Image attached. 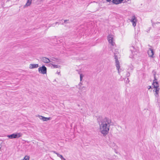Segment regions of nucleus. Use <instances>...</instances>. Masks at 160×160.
<instances>
[{
    "label": "nucleus",
    "mask_w": 160,
    "mask_h": 160,
    "mask_svg": "<svg viewBox=\"0 0 160 160\" xmlns=\"http://www.w3.org/2000/svg\"><path fill=\"white\" fill-rule=\"evenodd\" d=\"M97 119L99 123L101 133L103 136H106L108 133L112 122L111 120L108 118L105 117L103 118L102 117H99Z\"/></svg>",
    "instance_id": "1"
},
{
    "label": "nucleus",
    "mask_w": 160,
    "mask_h": 160,
    "mask_svg": "<svg viewBox=\"0 0 160 160\" xmlns=\"http://www.w3.org/2000/svg\"><path fill=\"white\" fill-rule=\"evenodd\" d=\"M22 136V134L21 133H16L8 135L7 137L10 139H13L18 138Z\"/></svg>",
    "instance_id": "2"
},
{
    "label": "nucleus",
    "mask_w": 160,
    "mask_h": 160,
    "mask_svg": "<svg viewBox=\"0 0 160 160\" xmlns=\"http://www.w3.org/2000/svg\"><path fill=\"white\" fill-rule=\"evenodd\" d=\"M152 72L153 73V75L154 78V79L153 80L152 83L153 88H159V85L158 82H157V79H156V72H153V71Z\"/></svg>",
    "instance_id": "3"
},
{
    "label": "nucleus",
    "mask_w": 160,
    "mask_h": 160,
    "mask_svg": "<svg viewBox=\"0 0 160 160\" xmlns=\"http://www.w3.org/2000/svg\"><path fill=\"white\" fill-rule=\"evenodd\" d=\"M47 69L46 67L44 65L38 68V72L42 74H45L47 73Z\"/></svg>",
    "instance_id": "4"
},
{
    "label": "nucleus",
    "mask_w": 160,
    "mask_h": 160,
    "mask_svg": "<svg viewBox=\"0 0 160 160\" xmlns=\"http://www.w3.org/2000/svg\"><path fill=\"white\" fill-rule=\"evenodd\" d=\"M108 39L109 43H111L112 45L113 46L115 43L113 41V38L112 36L109 35L108 36Z\"/></svg>",
    "instance_id": "5"
},
{
    "label": "nucleus",
    "mask_w": 160,
    "mask_h": 160,
    "mask_svg": "<svg viewBox=\"0 0 160 160\" xmlns=\"http://www.w3.org/2000/svg\"><path fill=\"white\" fill-rule=\"evenodd\" d=\"M40 59L42 60V61L45 63H48L51 62L50 60L45 57H42L40 58Z\"/></svg>",
    "instance_id": "6"
},
{
    "label": "nucleus",
    "mask_w": 160,
    "mask_h": 160,
    "mask_svg": "<svg viewBox=\"0 0 160 160\" xmlns=\"http://www.w3.org/2000/svg\"><path fill=\"white\" fill-rule=\"evenodd\" d=\"M148 53L149 57L151 58H153V56L154 54V52L153 49L151 48H149L148 50Z\"/></svg>",
    "instance_id": "7"
},
{
    "label": "nucleus",
    "mask_w": 160,
    "mask_h": 160,
    "mask_svg": "<svg viewBox=\"0 0 160 160\" xmlns=\"http://www.w3.org/2000/svg\"><path fill=\"white\" fill-rule=\"evenodd\" d=\"M38 117L40 119L42 120L43 121H47L48 120H50L51 119V118L50 117L46 118L42 116H40L39 115H38Z\"/></svg>",
    "instance_id": "8"
},
{
    "label": "nucleus",
    "mask_w": 160,
    "mask_h": 160,
    "mask_svg": "<svg viewBox=\"0 0 160 160\" xmlns=\"http://www.w3.org/2000/svg\"><path fill=\"white\" fill-rule=\"evenodd\" d=\"M38 64H30L29 68L30 69H33L38 67Z\"/></svg>",
    "instance_id": "9"
},
{
    "label": "nucleus",
    "mask_w": 160,
    "mask_h": 160,
    "mask_svg": "<svg viewBox=\"0 0 160 160\" xmlns=\"http://www.w3.org/2000/svg\"><path fill=\"white\" fill-rule=\"evenodd\" d=\"M116 66L117 67V69L118 70V72H119V69L120 68V66L119 64V62L118 60L115 61Z\"/></svg>",
    "instance_id": "10"
},
{
    "label": "nucleus",
    "mask_w": 160,
    "mask_h": 160,
    "mask_svg": "<svg viewBox=\"0 0 160 160\" xmlns=\"http://www.w3.org/2000/svg\"><path fill=\"white\" fill-rule=\"evenodd\" d=\"M130 50L131 51L132 53L133 54V53H135V52H137V50L133 46H131L130 47Z\"/></svg>",
    "instance_id": "11"
},
{
    "label": "nucleus",
    "mask_w": 160,
    "mask_h": 160,
    "mask_svg": "<svg viewBox=\"0 0 160 160\" xmlns=\"http://www.w3.org/2000/svg\"><path fill=\"white\" fill-rule=\"evenodd\" d=\"M32 1V0H28L26 3L24 5V7H26L30 6L31 4Z\"/></svg>",
    "instance_id": "12"
},
{
    "label": "nucleus",
    "mask_w": 160,
    "mask_h": 160,
    "mask_svg": "<svg viewBox=\"0 0 160 160\" xmlns=\"http://www.w3.org/2000/svg\"><path fill=\"white\" fill-rule=\"evenodd\" d=\"M50 59L54 61L57 62L59 63L61 62V61H60V60L59 59L56 58H51Z\"/></svg>",
    "instance_id": "13"
},
{
    "label": "nucleus",
    "mask_w": 160,
    "mask_h": 160,
    "mask_svg": "<svg viewBox=\"0 0 160 160\" xmlns=\"http://www.w3.org/2000/svg\"><path fill=\"white\" fill-rule=\"evenodd\" d=\"M49 64L52 65L53 67V68H60V66L59 65H56L52 63Z\"/></svg>",
    "instance_id": "14"
},
{
    "label": "nucleus",
    "mask_w": 160,
    "mask_h": 160,
    "mask_svg": "<svg viewBox=\"0 0 160 160\" xmlns=\"http://www.w3.org/2000/svg\"><path fill=\"white\" fill-rule=\"evenodd\" d=\"M112 2L113 4H118L120 3L118 0H112Z\"/></svg>",
    "instance_id": "15"
},
{
    "label": "nucleus",
    "mask_w": 160,
    "mask_h": 160,
    "mask_svg": "<svg viewBox=\"0 0 160 160\" xmlns=\"http://www.w3.org/2000/svg\"><path fill=\"white\" fill-rule=\"evenodd\" d=\"M136 20V18L135 17V16H133L132 18V19L131 20V21L132 22H134Z\"/></svg>",
    "instance_id": "16"
},
{
    "label": "nucleus",
    "mask_w": 160,
    "mask_h": 160,
    "mask_svg": "<svg viewBox=\"0 0 160 160\" xmlns=\"http://www.w3.org/2000/svg\"><path fill=\"white\" fill-rule=\"evenodd\" d=\"M53 152L54 153L56 154L58 156V157H59L61 158V159L63 157V156H62V155H60V154L57 153L56 152L54 151Z\"/></svg>",
    "instance_id": "17"
},
{
    "label": "nucleus",
    "mask_w": 160,
    "mask_h": 160,
    "mask_svg": "<svg viewBox=\"0 0 160 160\" xmlns=\"http://www.w3.org/2000/svg\"><path fill=\"white\" fill-rule=\"evenodd\" d=\"M160 88H154V89L153 90V92H157L158 93Z\"/></svg>",
    "instance_id": "18"
},
{
    "label": "nucleus",
    "mask_w": 160,
    "mask_h": 160,
    "mask_svg": "<svg viewBox=\"0 0 160 160\" xmlns=\"http://www.w3.org/2000/svg\"><path fill=\"white\" fill-rule=\"evenodd\" d=\"M29 157L28 156H26L24 157L23 160H29Z\"/></svg>",
    "instance_id": "19"
},
{
    "label": "nucleus",
    "mask_w": 160,
    "mask_h": 160,
    "mask_svg": "<svg viewBox=\"0 0 160 160\" xmlns=\"http://www.w3.org/2000/svg\"><path fill=\"white\" fill-rule=\"evenodd\" d=\"M114 58L116 60H118V56L117 55H116V54L115 53H114Z\"/></svg>",
    "instance_id": "20"
},
{
    "label": "nucleus",
    "mask_w": 160,
    "mask_h": 160,
    "mask_svg": "<svg viewBox=\"0 0 160 160\" xmlns=\"http://www.w3.org/2000/svg\"><path fill=\"white\" fill-rule=\"evenodd\" d=\"M83 77V75L82 74H80V80L81 81L82 80Z\"/></svg>",
    "instance_id": "21"
},
{
    "label": "nucleus",
    "mask_w": 160,
    "mask_h": 160,
    "mask_svg": "<svg viewBox=\"0 0 160 160\" xmlns=\"http://www.w3.org/2000/svg\"><path fill=\"white\" fill-rule=\"evenodd\" d=\"M136 20L134 22H132V25L134 27H135L136 25Z\"/></svg>",
    "instance_id": "22"
},
{
    "label": "nucleus",
    "mask_w": 160,
    "mask_h": 160,
    "mask_svg": "<svg viewBox=\"0 0 160 160\" xmlns=\"http://www.w3.org/2000/svg\"><path fill=\"white\" fill-rule=\"evenodd\" d=\"M158 92H155V95L156 97H158Z\"/></svg>",
    "instance_id": "23"
},
{
    "label": "nucleus",
    "mask_w": 160,
    "mask_h": 160,
    "mask_svg": "<svg viewBox=\"0 0 160 160\" xmlns=\"http://www.w3.org/2000/svg\"><path fill=\"white\" fill-rule=\"evenodd\" d=\"M69 20H64V23H68V21Z\"/></svg>",
    "instance_id": "24"
},
{
    "label": "nucleus",
    "mask_w": 160,
    "mask_h": 160,
    "mask_svg": "<svg viewBox=\"0 0 160 160\" xmlns=\"http://www.w3.org/2000/svg\"><path fill=\"white\" fill-rule=\"evenodd\" d=\"M130 74L129 72H128L127 74V76L128 77L130 76Z\"/></svg>",
    "instance_id": "25"
},
{
    "label": "nucleus",
    "mask_w": 160,
    "mask_h": 160,
    "mask_svg": "<svg viewBox=\"0 0 160 160\" xmlns=\"http://www.w3.org/2000/svg\"><path fill=\"white\" fill-rule=\"evenodd\" d=\"M120 3H121L123 1V0H118Z\"/></svg>",
    "instance_id": "26"
},
{
    "label": "nucleus",
    "mask_w": 160,
    "mask_h": 160,
    "mask_svg": "<svg viewBox=\"0 0 160 160\" xmlns=\"http://www.w3.org/2000/svg\"><path fill=\"white\" fill-rule=\"evenodd\" d=\"M152 88L151 86H149L148 87V89H150V88Z\"/></svg>",
    "instance_id": "27"
},
{
    "label": "nucleus",
    "mask_w": 160,
    "mask_h": 160,
    "mask_svg": "<svg viewBox=\"0 0 160 160\" xmlns=\"http://www.w3.org/2000/svg\"><path fill=\"white\" fill-rule=\"evenodd\" d=\"M62 160H66L63 157L62 159Z\"/></svg>",
    "instance_id": "28"
},
{
    "label": "nucleus",
    "mask_w": 160,
    "mask_h": 160,
    "mask_svg": "<svg viewBox=\"0 0 160 160\" xmlns=\"http://www.w3.org/2000/svg\"><path fill=\"white\" fill-rule=\"evenodd\" d=\"M108 2H110L111 0H106Z\"/></svg>",
    "instance_id": "29"
},
{
    "label": "nucleus",
    "mask_w": 160,
    "mask_h": 160,
    "mask_svg": "<svg viewBox=\"0 0 160 160\" xmlns=\"http://www.w3.org/2000/svg\"><path fill=\"white\" fill-rule=\"evenodd\" d=\"M57 73L59 75L60 74V72H57Z\"/></svg>",
    "instance_id": "30"
},
{
    "label": "nucleus",
    "mask_w": 160,
    "mask_h": 160,
    "mask_svg": "<svg viewBox=\"0 0 160 160\" xmlns=\"http://www.w3.org/2000/svg\"><path fill=\"white\" fill-rule=\"evenodd\" d=\"M58 23V22H56L55 23V24H57V23Z\"/></svg>",
    "instance_id": "31"
},
{
    "label": "nucleus",
    "mask_w": 160,
    "mask_h": 160,
    "mask_svg": "<svg viewBox=\"0 0 160 160\" xmlns=\"http://www.w3.org/2000/svg\"><path fill=\"white\" fill-rule=\"evenodd\" d=\"M80 84H82L80 82V83L79 84V85H80Z\"/></svg>",
    "instance_id": "32"
},
{
    "label": "nucleus",
    "mask_w": 160,
    "mask_h": 160,
    "mask_svg": "<svg viewBox=\"0 0 160 160\" xmlns=\"http://www.w3.org/2000/svg\"><path fill=\"white\" fill-rule=\"evenodd\" d=\"M85 88L84 87H82V88Z\"/></svg>",
    "instance_id": "33"
},
{
    "label": "nucleus",
    "mask_w": 160,
    "mask_h": 160,
    "mask_svg": "<svg viewBox=\"0 0 160 160\" xmlns=\"http://www.w3.org/2000/svg\"><path fill=\"white\" fill-rule=\"evenodd\" d=\"M159 23V22H157V23Z\"/></svg>",
    "instance_id": "34"
}]
</instances>
